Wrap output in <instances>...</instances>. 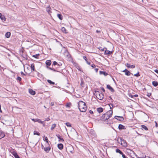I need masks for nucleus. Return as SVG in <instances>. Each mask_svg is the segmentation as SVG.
Wrapping results in <instances>:
<instances>
[{
    "instance_id": "53",
    "label": "nucleus",
    "mask_w": 158,
    "mask_h": 158,
    "mask_svg": "<svg viewBox=\"0 0 158 158\" xmlns=\"http://www.w3.org/2000/svg\"><path fill=\"white\" fill-rule=\"evenodd\" d=\"M51 105L52 106H54V102H51Z\"/></svg>"
},
{
    "instance_id": "27",
    "label": "nucleus",
    "mask_w": 158,
    "mask_h": 158,
    "mask_svg": "<svg viewBox=\"0 0 158 158\" xmlns=\"http://www.w3.org/2000/svg\"><path fill=\"white\" fill-rule=\"evenodd\" d=\"M5 136V135L4 134L2 133V132H0V139L4 137Z\"/></svg>"
},
{
    "instance_id": "32",
    "label": "nucleus",
    "mask_w": 158,
    "mask_h": 158,
    "mask_svg": "<svg viewBox=\"0 0 158 158\" xmlns=\"http://www.w3.org/2000/svg\"><path fill=\"white\" fill-rule=\"evenodd\" d=\"M39 56H40V54H36L35 55H33V57L37 58L39 57Z\"/></svg>"
},
{
    "instance_id": "15",
    "label": "nucleus",
    "mask_w": 158,
    "mask_h": 158,
    "mask_svg": "<svg viewBox=\"0 0 158 158\" xmlns=\"http://www.w3.org/2000/svg\"><path fill=\"white\" fill-rule=\"evenodd\" d=\"M52 63L51 61L50 60H47L46 61V64L48 66H50Z\"/></svg>"
},
{
    "instance_id": "54",
    "label": "nucleus",
    "mask_w": 158,
    "mask_h": 158,
    "mask_svg": "<svg viewBox=\"0 0 158 158\" xmlns=\"http://www.w3.org/2000/svg\"><path fill=\"white\" fill-rule=\"evenodd\" d=\"M154 71L156 73H158V70L157 69H155V70H154Z\"/></svg>"
},
{
    "instance_id": "2",
    "label": "nucleus",
    "mask_w": 158,
    "mask_h": 158,
    "mask_svg": "<svg viewBox=\"0 0 158 158\" xmlns=\"http://www.w3.org/2000/svg\"><path fill=\"white\" fill-rule=\"evenodd\" d=\"M78 107L80 111L82 112H85L87 109L86 104L81 101H80L78 102Z\"/></svg>"
},
{
    "instance_id": "22",
    "label": "nucleus",
    "mask_w": 158,
    "mask_h": 158,
    "mask_svg": "<svg viewBox=\"0 0 158 158\" xmlns=\"http://www.w3.org/2000/svg\"><path fill=\"white\" fill-rule=\"evenodd\" d=\"M83 59L85 60L86 61L87 63L89 64V65L90 64V62H89L88 60H87V58L85 56H83Z\"/></svg>"
},
{
    "instance_id": "31",
    "label": "nucleus",
    "mask_w": 158,
    "mask_h": 158,
    "mask_svg": "<svg viewBox=\"0 0 158 158\" xmlns=\"http://www.w3.org/2000/svg\"><path fill=\"white\" fill-rule=\"evenodd\" d=\"M57 65L58 66H60V64H58L56 61H53V64L52 65V66H53V65Z\"/></svg>"
},
{
    "instance_id": "10",
    "label": "nucleus",
    "mask_w": 158,
    "mask_h": 158,
    "mask_svg": "<svg viewBox=\"0 0 158 158\" xmlns=\"http://www.w3.org/2000/svg\"><path fill=\"white\" fill-rule=\"evenodd\" d=\"M29 93L32 95H34L35 94V91L31 89H29Z\"/></svg>"
},
{
    "instance_id": "12",
    "label": "nucleus",
    "mask_w": 158,
    "mask_h": 158,
    "mask_svg": "<svg viewBox=\"0 0 158 158\" xmlns=\"http://www.w3.org/2000/svg\"><path fill=\"white\" fill-rule=\"evenodd\" d=\"M58 148L60 150H62L63 148V145L62 143H59L58 144Z\"/></svg>"
},
{
    "instance_id": "46",
    "label": "nucleus",
    "mask_w": 158,
    "mask_h": 158,
    "mask_svg": "<svg viewBox=\"0 0 158 158\" xmlns=\"http://www.w3.org/2000/svg\"><path fill=\"white\" fill-rule=\"evenodd\" d=\"M50 120V118H46L44 120V121H48Z\"/></svg>"
},
{
    "instance_id": "47",
    "label": "nucleus",
    "mask_w": 158,
    "mask_h": 158,
    "mask_svg": "<svg viewBox=\"0 0 158 158\" xmlns=\"http://www.w3.org/2000/svg\"><path fill=\"white\" fill-rule=\"evenodd\" d=\"M38 119H33L32 120L34 122H37Z\"/></svg>"
},
{
    "instance_id": "40",
    "label": "nucleus",
    "mask_w": 158,
    "mask_h": 158,
    "mask_svg": "<svg viewBox=\"0 0 158 158\" xmlns=\"http://www.w3.org/2000/svg\"><path fill=\"white\" fill-rule=\"evenodd\" d=\"M126 65L128 68H130L131 65L127 63L126 64Z\"/></svg>"
},
{
    "instance_id": "1",
    "label": "nucleus",
    "mask_w": 158,
    "mask_h": 158,
    "mask_svg": "<svg viewBox=\"0 0 158 158\" xmlns=\"http://www.w3.org/2000/svg\"><path fill=\"white\" fill-rule=\"evenodd\" d=\"M113 111L112 110L108 111L106 113L103 114L100 117V120L105 121L109 119L112 115Z\"/></svg>"
},
{
    "instance_id": "59",
    "label": "nucleus",
    "mask_w": 158,
    "mask_h": 158,
    "mask_svg": "<svg viewBox=\"0 0 158 158\" xmlns=\"http://www.w3.org/2000/svg\"><path fill=\"white\" fill-rule=\"evenodd\" d=\"M42 148L44 149V148H45L43 144H42L41 145Z\"/></svg>"
},
{
    "instance_id": "58",
    "label": "nucleus",
    "mask_w": 158,
    "mask_h": 158,
    "mask_svg": "<svg viewBox=\"0 0 158 158\" xmlns=\"http://www.w3.org/2000/svg\"><path fill=\"white\" fill-rule=\"evenodd\" d=\"M42 148L44 149V148H45L43 144H42L41 145Z\"/></svg>"
},
{
    "instance_id": "62",
    "label": "nucleus",
    "mask_w": 158,
    "mask_h": 158,
    "mask_svg": "<svg viewBox=\"0 0 158 158\" xmlns=\"http://www.w3.org/2000/svg\"><path fill=\"white\" fill-rule=\"evenodd\" d=\"M1 105H0V112L2 113V110H1Z\"/></svg>"
},
{
    "instance_id": "16",
    "label": "nucleus",
    "mask_w": 158,
    "mask_h": 158,
    "mask_svg": "<svg viewBox=\"0 0 158 158\" xmlns=\"http://www.w3.org/2000/svg\"><path fill=\"white\" fill-rule=\"evenodd\" d=\"M99 73L100 74L104 75L105 76H106L108 75V73L106 72L102 71H100Z\"/></svg>"
},
{
    "instance_id": "57",
    "label": "nucleus",
    "mask_w": 158,
    "mask_h": 158,
    "mask_svg": "<svg viewBox=\"0 0 158 158\" xmlns=\"http://www.w3.org/2000/svg\"><path fill=\"white\" fill-rule=\"evenodd\" d=\"M138 96V94H135L134 95V97H137Z\"/></svg>"
},
{
    "instance_id": "20",
    "label": "nucleus",
    "mask_w": 158,
    "mask_h": 158,
    "mask_svg": "<svg viewBox=\"0 0 158 158\" xmlns=\"http://www.w3.org/2000/svg\"><path fill=\"white\" fill-rule=\"evenodd\" d=\"M11 35V33L10 32H7L5 34L6 37L7 38H9L10 37Z\"/></svg>"
},
{
    "instance_id": "41",
    "label": "nucleus",
    "mask_w": 158,
    "mask_h": 158,
    "mask_svg": "<svg viewBox=\"0 0 158 158\" xmlns=\"http://www.w3.org/2000/svg\"><path fill=\"white\" fill-rule=\"evenodd\" d=\"M81 85L82 87H84V82L83 81H81Z\"/></svg>"
},
{
    "instance_id": "51",
    "label": "nucleus",
    "mask_w": 158,
    "mask_h": 158,
    "mask_svg": "<svg viewBox=\"0 0 158 158\" xmlns=\"http://www.w3.org/2000/svg\"><path fill=\"white\" fill-rule=\"evenodd\" d=\"M89 113L90 114H92L93 113V111L92 110H90L89 111Z\"/></svg>"
},
{
    "instance_id": "11",
    "label": "nucleus",
    "mask_w": 158,
    "mask_h": 158,
    "mask_svg": "<svg viewBox=\"0 0 158 158\" xmlns=\"http://www.w3.org/2000/svg\"><path fill=\"white\" fill-rule=\"evenodd\" d=\"M118 128L119 130L125 129V127L122 124H119L118 126Z\"/></svg>"
},
{
    "instance_id": "55",
    "label": "nucleus",
    "mask_w": 158,
    "mask_h": 158,
    "mask_svg": "<svg viewBox=\"0 0 158 158\" xmlns=\"http://www.w3.org/2000/svg\"><path fill=\"white\" fill-rule=\"evenodd\" d=\"M101 89L104 92H105V90L102 87L101 88Z\"/></svg>"
},
{
    "instance_id": "36",
    "label": "nucleus",
    "mask_w": 158,
    "mask_h": 158,
    "mask_svg": "<svg viewBox=\"0 0 158 158\" xmlns=\"http://www.w3.org/2000/svg\"><path fill=\"white\" fill-rule=\"evenodd\" d=\"M47 68L51 70H52L54 71H55V72L56 71L55 70V69H54L53 68H51V67H47Z\"/></svg>"
},
{
    "instance_id": "61",
    "label": "nucleus",
    "mask_w": 158,
    "mask_h": 158,
    "mask_svg": "<svg viewBox=\"0 0 158 158\" xmlns=\"http://www.w3.org/2000/svg\"><path fill=\"white\" fill-rule=\"evenodd\" d=\"M100 31H98V30H97V31H96V32L97 33H100Z\"/></svg>"
},
{
    "instance_id": "13",
    "label": "nucleus",
    "mask_w": 158,
    "mask_h": 158,
    "mask_svg": "<svg viewBox=\"0 0 158 158\" xmlns=\"http://www.w3.org/2000/svg\"><path fill=\"white\" fill-rule=\"evenodd\" d=\"M103 110V109L102 107H99L97 109V111L99 113H100L102 112Z\"/></svg>"
},
{
    "instance_id": "52",
    "label": "nucleus",
    "mask_w": 158,
    "mask_h": 158,
    "mask_svg": "<svg viewBox=\"0 0 158 158\" xmlns=\"http://www.w3.org/2000/svg\"><path fill=\"white\" fill-rule=\"evenodd\" d=\"M109 98H110V100H111V102H113V100L112 99V98L111 97H110V96L109 97Z\"/></svg>"
},
{
    "instance_id": "63",
    "label": "nucleus",
    "mask_w": 158,
    "mask_h": 158,
    "mask_svg": "<svg viewBox=\"0 0 158 158\" xmlns=\"http://www.w3.org/2000/svg\"><path fill=\"white\" fill-rule=\"evenodd\" d=\"M73 150H71L69 151L71 153H73Z\"/></svg>"
},
{
    "instance_id": "48",
    "label": "nucleus",
    "mask_w": 158,
    "mask_h": 158,
    "mask_svg": "<svg viewBox=\"0 0 158 158\" xmlns=\"http://www.w3.org/2000/svg\"><path fill=\"white\" fill-rule=\"evenodd\" d=\"M91 66L93 68H94L96 66L94 64H91Z\"/></svg>"
},
{
    "instance_id": "26",
    "label": "nucleus",
    "mask_w": 158,
    "mask_h": 158,
    "mask_svg": "<svg viewBox=\"0 0 158 158\" xmlns=\"http://www.w3.org/2000/svg\"><path fill=\"white\" fill-rule=\"evenodd\" d=\"M57 17L60 19L62 20L63 19V16L62 15L60 14H58L57 15Z\"/></svg>"
},
{
    "instance_id": "45",
    "label": "nucleus",
    "mask_w": 158,
    "mask_h": 158,
    "mask_svg": "<svg viewBox=\"0 0 158 158\" xmlns=\"http://www.w3.org/2000/svg\"><path fill=\"white\" fill-rule=\"evenodd\" d=\"M122 156L123 158H128L124 154L122 155Z\"/></svg>"
},
{
    "instance_id": "28",
    "label": "nucleus",
    "mask_w": 158,
    "mask_h": 158,
    "mask_svg": "<svg viewBox=\"0 0 158 158\" xmlns=\"http://www.w3.org/2000/svg\"><path fill=\"white\" fill-rule=\"evenodd\" d=\"M10 152L13 156L17 153L14 150H11L10 151Z\"/></svg>"
},
{
    "instance_id": "19",
    "label": "nucleus",
    "mask_w": 158,
    "mask_h": 158,
    "mask_svg": "<svg viewBox=\"0 0 158 158\" xmlns=\"http://www.w3.org/2000/svg\"><path fill=\"white\" fill-rule=\"evenodd\" d=\"M152 84L153 86L156 87L158 85V82L156 81H153L152 82Z\"/></svg>"
},
{
    "instance_id": "7",
    "label": "nucleus",
    "mask_w": 158,
    "mask_h": 158,
    "mask_svg": "<svg viewBox=\"0 0 158 158\" xmlns=\"http://www.w3.org/2000/svg\"><path fill=\"white\" fill-rule=\"evenodd\" d=\"M107 88L109 89L111 92H114V89L109 85H108L106 86Z\"/></svg>"
},
{
    "instance_id": "34",
    "label": "nucleus",
    "mask_w": 158,
    "mask_h": 158,
    "mask_svg": "<svg viewBox=\"0 0 158 158\" xmlns=\"http://www.w3.org/2000/svg\"><path fill=\"white\" fill-rule=\"evenodd\" d=\"M66 125L68 127H71V125L69 123L67 122L65 123Z\"/></svg>"
},
{
    "instance_id": "50",
    "label": "nucleus",
    "mask_w": 158,
    "mask_h": 158,
    "mask_svg": "<svg viewBox=\"0 0 158 158\" xmlns=\"http://www.w3.org/2000/svg\"><path fill=\"white\" fill-rule=\"evenodd\" d=\"M155 123L156 124V125H155L156 127H158V124L157 123V122L156 121H155Z\"/></svg>"
},
{
    "instance_id": "49",
    "label": "nucleus",
    "mask_w": 158,
    "mask_h": 158,
    "mask_svg": "<svg viewBox=\"0 0 158 158\" xmlns=\"http://www.w3.org/2000/svg\"><path fill=\"white\" fill-rule=\"evenodd\" d=\"M21 73L22 75L25 76L26 75L23 72H21Z\"/></svg>"
},
{
    "instance_id": "25",
    "label": "nucleus",
    "mask_w": 158,
    "mask_h": 158,
    "mask_svg": "<svg viewBox=\"0 0 158 158\" xmlns=\"http://www.w3.org/2000/svg\"><path fill=\"white\" fill-rule=\"evenodd\" d=\"M141 127L143 129H144L145 130H148V127L144 125H142Z\"/></svg>"
},
{
    "instance_id": "17",
    "label": "nucleus",
    "mask_w": 158,
    "mask_h": 158,
    "mask_svg": "<svg viewBox=\"0 0 158 158\" xmlns=\"http://www.w3.org/2000/svg\"><path fill=\"white\" fill-rule=\"evenodd\" d=\"M61 30L64 33H68L67 31L64 27H62L61 29Z\"/></svg>"
},
{
    "instance_id": "21",
    "label": "nucleus",
    "mask_w": 158,
    "mask_h": 158,
    "mask_svg": "<svg viewBox=\"0 0 158 158\" xmlns=\"http://www.w3.org/2000/svg\"><path fill=\"white\" fill-rule=\"evenodd\" d=\"M31 69L32 70V71H35V66L33 64H31Z\"/></svg>"
},
{
    "instance_id": "35",
    "label": "nucleus",
    "mask_w": 158,
    "mask_h": 158,
    "mask_svg": "<svg viewBox=\"0 0 158 158\" xmlns=\"http://www.w3.org/2000/svg\"><path fill=\"white\" fill-rule=\"evenodd\" d=\"M37 122H38L39 123L42 124L43 123V122L40 119H38Z\"/></svg>"
},
{
    "instance_id": "39",
    "label": "nucleus",
    "mask_w": 158,
    "mask_h": 158,
    "mask_svg": "<svg viewBox=\"0 0 158 158\" xmlns=\"http://www.w3.org/2000/svg\"><path fill=\"white\" fill-rule=\"evenodd\" d=\"M21 78L19 77H18L17 78V80L19 81H20L21 80Z\"/></svg>"
},
{
    "instance_id": "23",
    "label": "nucleus",
    "mask_w": 158,
    "mask_h": 158,
    "mask_svg": "<svg viewBox=\"0 0 158 158\" xmlns=\"http://www.w3.org/2000/svg\"><path fill=\"white\" fill-rule=\"evenodd\" d=\"M56 136L59 139V141H60V140H62L63 141H64V139H63V138H62L60 137V135H59L58 134H57V135H56Z\"/></svg>"
},
{
    "instance_id": "33",
    "label": "nucleus",
    "mask_w": 158,
    "mask_h": 158,
    "mask_svg": "<svg viewBox=\"0 0 158 158\" xmlns=\"http://www.w3.org/2000/svg\"><path fill=\"white\" fill-rule=\"evenodd\" d=\"M34 135H40V133L39 132H37L36 131H34Z\"/></svg>"
},
{
    "instance_id": "24",
    "label": "nucleus",
    "mask_w": 158,
    "mask_h": 158,
    "mask_svg": "<svg viewBox=\"0 0 158 158\" xmlns=\"http://www.w3.org/2000/svg\"><path fill=\"white\" fill-rule=\"evenodd\" d=\"M44 141H46V143H47V144H48V145H49V143H48V138H47V137L44 136Z\"/></svg>"
},
{
    "instance_id": "30",
    "label": "nucleus",
    "mask_w": 158,
    "mask_h": 158,
    "mask_svg": "<svg viewBox=\"0 0 158 158\" xmlns=\"http://www.w3.org/2000/svg\"><path fill=\"white\" fill-rule=\"evenodd\" d=\"M47 81L51 85H54L55 84L54 82L52 81L51 80H48Z\"/></svg>"
},
{
    "instance_id": "38",
    "label": "nucleus",
    "mask_w": 158,
    "mask_h": 158,
    "mask_svg": "<svg viewBox=\"0 0 158 158\" xmlns=\"http://www.w3.org/2000/svg\"><path fill=\"white\" fill-rule=\"evenodd\" d=\"M140 74H139V72H138L136 74H135L134 75V76H136V77H139L140 76Z\"/></svg>"
},
{
    "instance_id": "6",
    "label": "nucleus",
    "mask_w": 158,
    "mask_h": 158,
    "mask_svg": "<svg viewBox=\"0 0 158 158\" xmlns=\"http://www.w3.org/2000/svg\"><path fill=\"white\" fill-rule=\"evenodd\" d=\"M123 72L125 73V74L127 76H130L131 74L130 72L127 69H125Z\"/></svg>"
},
{
    "instance_id": "18",
    "label": "nucleus",
    "mask_w": 158,
    "mask_h": 158,
    "mask_svg": "<svg viewBox=\"0 0 158 158\" xmlns=\"http://www.w3.org/2000/svg\"><path fill=\"white\" fill-rule=\"evenodd\" d=\"M116 152L117 153H119L120 154L122 155L123 154H124L123 152L119 149L117 148L116 150Z\"/></svg>"
},
{
    "instance_id": "56",
    "label": "nucleus",
    "mask_w": 158,
    "mask_h": 158,
    "mask_svg": "<svg viewBox=\"0 0 158 158\" xmlns=\"http://www.w3.org/2000/svg\"><path fill=\"white\" fill-rule=\"evenodd\" d=\"M95 71L96 72H97L98 71V69L96 68L94 69Z\"/></svg>"
},
{
    "instance_id": "5",
    "label": "nucleus",
    "mask_w": 158,
    "mask_h": 158,
    "mask_svg": "<svg viewBox=\"0 0 158 158\" xmlns=\"http://www.w3.org/2000/svg\"><path fill=\"white\" fill-rule=\"evenodd\" d=\"M114 118L120 121H123L124 120V118L123 117L115 116Z\"/></svg>"
},
{
    "instance_id": "4",
    "label": "nucleus",
    "mask_w": 158,
    "mask_h": 158,
    "mask_svg": "<svg viewBox=\"0 0 158 158\" xmlns=\"http://www.w3.org/2000/svg\"><path fill=\"white\" fill-rule=\"evenodd\" d=\"M120 140L121 142V145H123L124 147H126L127 146V144L124 140L123 139L120 138Z\"/></svg>"
},
{
    "instance_id": "64",
    "label": "nucleus",
    "mask_w": 158,
    "mask_h": 158,
    "mask_svg": "<svg viewBox=\"0 0 158 158\" xmlns=\"http://www.w3.org/2000/svg\"><path fill=\"white\" fill-rule=\"evenodd\" d=\"M69 148H70V149H73V147L71 146H70Z\"/></svg>"
},
{
    "instance_id": "37",
    "label": "nucleus",
    "mask_w": 158,
    "mask_h": 158,
    "mask_svg": "<svg viewBox=\"0 0 158 158\" xmlns=\"http://www.w3.org/2000/svg\"><path fill=\"white\" fill-rule=\"evenodd\" d=\"M14 156L15 157V158H20L19 156V155L16 153V154L14 155Z\"/></svg>"
},
{
    "instance_id": "42",
    "label": "nucleus",
    "mask_w": 158,
    "mask_h": 158,
    "mask_svg": "<svg viewBox=\"0 0 158 158\" xmlns=\"http://www.w3.org/2000/svg\"><path fill=\"white\" fill-rule=\"evenodd\" d=\"M50 8L49 7H48L46 9V10L47 12H48V13L50 11Z\"/></svg>"
},
{
    "instance_id": "8",
    "label": "nucleus",
    "mask_w": 158,
    "mask_h": 158,
    "mask_svg": "<svg viewBox=\"0 0 158 158\" xmlns=\"http://www.w3.org/2000/svg\"><path fill=\"white\" fill-rule=\"evenodd\" d=\"M0 18L3 21H5L6 20V18L4 15H2V14L0 13Z\"/></svg>"
},
{
    "instance_id": "29",
    "label": "nucleus",
    "mask_w": 158,
    "mask_h": 158,
    "mask_svg": "<svg viewBox=\"0 0 158 158\" xmlns=\"http://www.w3.org/2000/svg\"><path fill=\"white\" fill-rule=\"evenodd\" d=\"M56 126V124H53L52 125L51 128V130H53Z\"/></svg>"
},
{
    "instance_id": "60",
    "label": "nucleus",
    "mask_w": 158,
    "mask_h": 158,
    "mask_svg": "<svg viewBox=\"0 0 158 158\" xmlns=\"http://www.w3.org/2000/svg\"><path fill=\"white\" fill-rule=\"evenodd\" d=\"M151 95V93H148V97H149V96H150Z\"/></svg>"
},
{
    "instance_id": "9",
    "label": "nucleus",
    "mask_w": 158,
    "mask_h": 158,
    "mask_svg": "<svg viewBox=\"0 0 158 158\" xmlns=\"http://www.w3.org/2000/svg\"><path fill=\"white\" fill-rule=\"evenodd\" d=\"M50 149L51 147L50 146L44 148V150L47 153L48 152L50 151Z\"/></svg>"
},
{
    "instance_id": "3",
    "label": "nucleus",
    "mask_w": 158,
    "mask_h": 158,
    "mask_svg": "<svg viewBox=\"0 0 158 158\" xmlns=\"http://www.w3.org/2000/svg\"><path fill=\"white\" fill-rule=\"evenodd\" d=\"M96 96L98 99L101 100L104 98L103 94L101 92L97 91L95 92Z\"/></svg>"
},
{
    "instance_id": "44",
    "label": "nucleus",
    "mask_w": 158,
    "mask_h": 158,
    "mask_svg": "<svg viewBox=\"0 0 158 158\" xmlns=\"http://www.w3.org/2000/svg\"><path fill=\"white\" fill-rule=\"evenodd\" d=\"M135 65H131V66H130V68H132V69L134 68H135Z\"/></svg>"
},
{
    "instance_id": "43",
    "label": "nucleus",
    "mask_w": 158,
    "mask_h": 158,
    "mask_svg": "<svg viewBox=\"0 0 158 158\" xmlns=\"http://www.w3.org/2000/svg\"><path fill=\"white\" fill-rule=\"evenodd\" d=\"M129 97L131 98H133L134 97V95H132L131 94H129Z\"/></svg>"
},
{
    "instance_id": "14",
    "label": "nucleus",
    "mask_w": 158,
    "mask_h": 158,
    "mask_svg": "<svg viewBox=\"0 0 158 158\" xmlns=\"http://www.w3.org/2000/svg\"><path fill=\"white\" fill-rule=\"evenodd\" d=\"M113 52L112 51H110L109 50H105V54L106 55H110Z\"/></svg>"
}]
</instances>
